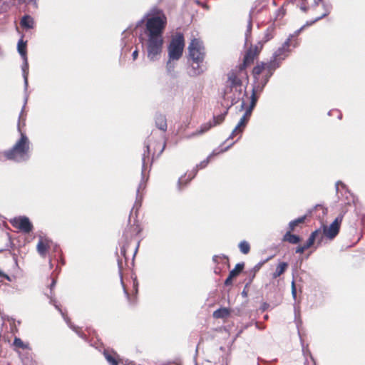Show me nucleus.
<instances>
[{"label":"nucleus","instance_id":"1","mask_svg":"<svg viewBox=\"0 0 365 365\" xmlns=\"http://www.w3.org/2000/svg\"><path fill=\"white\" fill-rule=\"evenodd\" d=\"M146 20L144 34L148 58L151 61H157L162 52L163 31L167 25V17L163 11L158 7L152 8L142 19L138 21L136 27Z\"/></svg>","mask_w":365,"mask_h":365},{"label":"nucleus","instance_id":"2","mask_svg":"<svg viewBox=\"0 0 365 365\" xmlns=\"http://www.w3.org/2000/svg\"><path fill=\"white\" fill-rule=\"evenodd\" d=\"M29 140L26 134L21 133V138L10 149L5 150L4 156L8 160H12L16 156L24 157L27 155L29 150Z\"/></svg>","mask_w":365,"mask_h":365},{"label":"nucleus","instance_id":"3","mask_svg":"<svg viewBox=\"0 0 365 365\" xmlns=\"http://www.w3.org/2000/svg\"><path fill=\"white\" fill-rule=\"evenodd\" d=\"M153 161H142L141 180L136 190V199L133 207V209H139L141 206L143 195V192L146 187V183L149 179L150 172L152 168Z\"/></svg>","mask_w":365,"mask_h":365},{"label":"nucleus","instance_id":"4","mask_svg":"<svg viewBox=\"0 0 365 365\" xmlns=\"http://www.w3.org/2000/svg\"><path fill=\"white\" fill-rule=\"evenodd\" d=\"M205 49L202 41L193 38L188 46V57L191 61L204 62Z\"/></svg>","mask_w":365,"mask_h":365},{"label":"nucleus","instance_id":"5","mask_svg":"<svg viewBox=\"0 0 365 365\" xmlns=\"http://www.w3.org/2000/svg\"><path fill=\"white\" fill-rule=\"evenodd\" d=\"M184 46V36L182 34H178L168 46V58L179 60L182 56Z\"/></svg>","mask_w":365,"mask_h":365},{"label":"nucleus","instance_id":"6","mask_svg":"<svg viewBox=\"0 0 365 365\" xmlns=\"http://www.w3.org/2000/svg\"><path fill=\"white\" fill-rule=\"evenodd\" d=\"M242 86V80L238 77L237 73L231 71L227 73V79L226 81L225 88L223 91V99L226 101V98L232 93L233 88Z\"/></svg>","mask_w":365,"mask_h":365},{"label":"nucleus","instance_id":"7","mask_svg":"<svg viewBox=\"0 0 365 365\" xmlns=\"http://www.w3.org/2000/svg\"><path fill=\"white\" fill-rule=\"evenodd\" d=\"M209 161H200V163L195 165L192 170L186 173L184 175L181 176L178 181V188L180 191L182 190L184 185H186L196 175L197 170L203 169L207 166Z\"/></svg>","mask_w":365,"mask_h":365},{"label":"nucleus","instance_id":"8","mask_svg":"<svg viewBox=\"0 0 365 365\" xmlns=\"http://www.w3.org/2000/svg\"><path fill=\"white\" fill-rule=\"evenodd\" d=\"M10 223L13 227L20 230L24 233H29L33 230V225L29 217L26 216H19L10 220Z\"/></svg>","mask_w":365,"mask_h":365},{"label":"nucleus","instance_id":"9","mask_svg":"<svg viewBox=\"0 0 365 365\" xmlns=\"http://www.w3.org/2000/svg\"><path fill=\"white\" fill-rule=\"evenodd\" d=\"M241 99L242 101L240 106V110H244L246 106L245 101L242 99V86L233 88L232 93L227 96L226 101H230V104L227 105L228 108L238 103Z\"/></svg>","mask_w":365,"mask_h":365},{"label":"nucleus","instance_id":"10","mask_svg":"<svg viewBox=\"0 0 365 365\" xmlns=\"http://www.w3.org/2000/svg\"><path fill=\"white\" fill-rule=\"evenodd\" d=\"M342 218L343 216L339 215L333 221L329 227H324L323 232L326 237L330 240H332L338 235Z\"/></svg>","mask_w":365,"mask_h":365},{"label":"nucleus","instance_id":"11","mask_svg":"<svg viewBox=\"0 0 365 365\" xmlns=\"http://www.w3.org/2000/svg\"><path fill=\"white\" fill-rule=\"evenodd\" d=\"M294 36V34L289 35L288 38L284 42L281 47H279L274 53L272 54V56L276 58L278 61L282 62L284 61L288 56L289 53V46L291 45V39Z\"/></svg>","mask_w":365,"mask_h":365},{"label":"nucleus","instance_id":"12","mask_svg":"<svg viewBox=\"0 0 365 365\" xmlns=\"http://www.w3.org/2000/svg\"><path fill=\"white\" fill-rule=\"evenodd\" d=\"M335 187L337 195L340 193L342 197L344 196V200H341L344 205H350L354 201L353 195L348 191L346 185L342 182L337 181Z\"/></svg>","mask_w":365,"mask_h":365},{"label":"nucleus","instance_id":"13","mask_svg":"<svg viewBox=\"0 0 365 365\" xmlns=\"http://www.w3.org/2000/svg\"><path fill=\"white\" fill-rule=\"evenodd\" d=\"M207 70V66L204 62H198L197 61H192L187 70V74L190 77H196L205 73Z\"/></svg>","mask_w":365,"mask_h":365},{"label":"nucleus","instance_id":"14","mask_svg":"<svg viewBox=\"0 0 365 365\" xmlns=\"http://www.w3.org/2000/svg\"><path fill=\"white\" fill-rule=\"evenodd\" d=\"M50 303L51 304H53L54 305V307H56V309L61 313V314L62 315V317H63L66 323L67 324V325L71 329H73L77 334L79 337H81V339H84V340H87V338H86V334H84L83 333H82L81 331H80L79 330V328L76 327L75 325H73L72 324V322H71V319L65 315V314L63 312V311L61 310V309L58 307V305L56 303V301L53 299H51L50 300Z\"/></svg>","mask_w":365,"mask_h":365},{"label":"nucleus","instance_id":"15","mask_svg":"<svg viewBox=\"0 0 365 365\" xmlns=\"http://www.w3.org/2000/svg\"><path fill=\"white\" fill-rule=\"evenodd\" d=\"M53 242L48 239H43L40 237L36 246L38 253L43 257H46V252L51 249Z\"/></svg>","mask_w":365,"mask_h":365},{"label":"nucleus","instance_id":"16","mask_svg":"<svg viewBox=\"0 0 365 365\" xmlns=\"http://www.w3.org/2000/svg\"><path fill=\"white\" fill-rule=\"evenodd\" d=\"M140 232V229L138 225H133L126 227L123 234V237L125 238L126 244H128V241L130 240L133 237L139 234Z\"/></svg>","mask_w":365,"mask_h":365},{"label":"nucleus","instance_id":"17","mask_svg":"<svg viewBox=\"0 0 365 365\" xmlns=\"http://www.w3.org/2000/svg\"><path fill=\"white\" fill-rule=\"evenodd\" d=\"M103 356L110 365H118V355L114 351L110 349H104Z\"/></svg>","mask_w":365,"mask_h":365},{"label":"nucleus","instance_id":"18","mask_svg":"<svg viewBox=\"0 0 365 365\" xmlns=\"http://www.w3.org/2000/svg\"><path fill=\"white\" fill-rule=\"evenodd\" d=\"M252 112L250 109H245V112L243 115L240 119L238 123L236 125V130H241L243 131L244 128L246 126L250 116Z\"/></svg>","mask_w":365,"mask_h":365},{"label":"nucleus","instance_id":"19","mask_svg":"<svg viewBox=\"0 0 365 365\" xmlns=\"http://www.w3.org/2000/svg\"><path fill=\"white\" fill-rule=\"evenodd\" d=\"M213 124L211 121L207 122L205 123H203L200 125V128L197 130L195 132L191 133L188 135V138H192L197 135H202L205 133V132L208 131L212 127H213Z\"/></svg>","mask_w":365,"mask_h":365},{"label":"nucleus","instance_id":"20","mask_svg":"<svg viewBox=\"0 0 365 365\" xmlns=\"http://www.w3.org/2000/svg\"><path fill=\"white\" fill-rule=\"evenodd\" d=\"M23 64L21 66L22 75L24 78V89L26 91L28 88V75H29V63L26 57H23Z\"/></svg>","mask_w":365,"mask_h":365},{"label":"nucleus","instance_id":"21","mask_svg":"<svg viewBox=\"0 0 365 365\" xmlns=\"http://www.w3.org/2000/svg\"><path fill=\"white\" fill-rule=\"evenodd\" d=\"M322 7L324 10V14L322 16L316 18L314 20L312 21L310 23L307 22L306 25H312V24L318 21L319 20L323 19L324 17L328 16L330 14L332 9V6L330 3H327L325 1L322 2Z\"/></svg>","mask_w":365,"mask_h":365},{"label":"nucleus","instance_id":"22","mask_svg":"<svg viewBox=\"0 0 365 365\" xmlns=\"http://www.w3.org/2000/svg\"><path fill=\"white\" fill-rule=\"evenodd\" d=\"M20 24L24 29H31L34 26V20L31 16L25 15L22 17Z\"/></svg>","mask_w":365,"mask_h":365},{"label":"nucleus","instance_id":"23","mask_svg":"<svg viewBox=\"0 0 365 365\" xmlns=\"http://www.w3.org/2000/svg\"><path fill=\"white\" fill-rule=\"evenodd\" d=\"M155 125L161 130L165 131L167 130V121L165 117L162 114H157L155 115Z\"/></svg>","mask_w":365,"mask_h":365},{"label":"nucleus","instance_id":"24","mask_svg":"<svg viewBox=\"0 0 365 365\" xmlns=\"http://www.w3.org/2000/svg\"><path fill=\"white\" fill-rule=\"evenodd\" d=\"M258 51L257 47L255 48V50H252V48L248 50L244 57V65L247 66L252 63Z\"/></svg>","mask_w":365,"mask_h":365},{"label":"nucleus","instance_id":"25","mask_svg":"<svg viewBox=\"0 0 365 365\" xmlns=\"http://www.w3.org/2000/svg\"><path fill=\"white\" fill-rule=\"evenodd\" d=\"M282 62L278 61L274 56H272L270 60L267 63H264L266 70L274 72V71L280 66Z\"/></svg>","mask_w":365,"mask_h":365},{"label":"nucleus","instance_id":"26","mask_svg":"<svg viewBox=\"0 0 365 365\" xmlns=\"http://www.w3.org/2000/svg\"><path fill=\"white\" fill-rule=\"evenodd\" d=\"M282 240L292 245H296L300 242V237L298 235L292 234L291 231L289 230L283 236Z\"/></svg>","mask_w":365,"mask_h":365},{"label":"nucleus","instance_id":"27","mask_svg":"<svg viewBox=\"0 0 365 365\" xmlns=\"http://www.w3.org/2000/svg\"><path fill=\"white\" fill-rule=\"evenodd\" d=\"M230 314L229 309L222 307L213 312V317L215 319H224L227 317Z\"/></svg>","mask_w":365,"mask_h":365},{"label":"nucleus","instance_id":"28","mask_svg":"<svg viewBox=\"0 0 365 365\" xmlns=\"http://www.w3.org/2000/svg\"><path fill=\"white\" fill-rule=\"evenodd\" d=\"M287 267H288V264L287 262H280L277 265L275 272L272 274V278L276 279L278 277H279L281 274H282L284 272V271L286 270Z\"/></svg>","mask_w":365,"mask_h":365},{"label":"nucleus","instance_id":"29","mask_svg":"<svg viewBox=\"0 0 365 365\" xmlns=\"http://www.w3.org/2000/svg\"><path fill=\"white\" fill-rule=\"evenodd\" d=\"M265 64L264 62H261L260 63H257L256 66L254 67L252 73L254 76V78L255 79H257V78L259 76V75L262 73L263 71H265Z\"/></svg>","mask_w":365,"mask_h":365},{"label":"nucleus","instance_id":"30","mask_svg":"<svg viewBox=\"0 0 365 365\" xmlns=\"http://www.w3.org/2000/svg\"><path fill=\"white\" fill-rule=\"evenodd\" d=\"M320 234V231L319 230H317L314 232H312V234L310 235L309 237L308 238V240H307L306 243L304 245V246L308 249L311 246H312V245L314 244L316 238H317V236Z\"/></svg>","mask_w":365,"mask_h":365},{"label":"nucleus","instance_id":"31","mask_svg":"<svg viewBox=\"0 0 365 365\" xmlns=\"http://www.w3.org/2000/svg\"><path fill=\"white\" fill-rule=\"evenodd\" d=\"M176 60L175 59H170V58H168V61H167V63H166V69H167V72L169 75L172 76H174V71H175V65H176V63L175 62Z\"/></svg>","mask_w":365,"mask_h":365},{"label":"nucleus","instance_id":"32","mask_svg":"<svg viewBox=\"0 0 365 365\" xmlns=\"http://www.w3.org/2000/svg\"><path fill=\"white\" fill-rule=\"evenodd\" d=\"M228 110H229V108L227 107L226 110L223 113L216 115V116L215 115L213 116L212 121H211V122L212 123L214 126L217 125L224 121Z\"/></svg>","mask_w":365,"mask_h":365},{"label":"nucleus","instance_id":"33","mask_svg":"<svg viewBox=\"0 0 365 365\" xmlns=\"http://www.w3.org/2000/svg\"><path fill=\"white\" fill-rule=\"evenodd\" d=\"M306 219V215L302 216L297 219L292 220L289 223V230L293 231L294 228L300 223H303Z\"/></svg>","mask_w":365,"mask_h":365},{"label":"nucleus","instance_id":"34","mask_svg":"<svg viewBox=\"0 0 365 365\" xmlns=\"http://www.w3.org/2000/svg\"><path fill=\"white\" fill-rule=\"evenodd\" d=\"M26 43L23 41L22 39H20L18 42L17 48L18 52L21 55V58L26 57Z\"/></svg>","mask_w":365,"mask_h":365},{"label":"nucleus","instance_id":"35","mask_svg":"<svg viewBox=\"0 0 365 365\" xmlns=\"http://www.w3.org/2000/svg\"><path fill=\"white\" fill-rule=\"evenodd\" d=\"M243 268L244 263H237L235 267L230 272L229 274H230L231 277H235L242 271Z\"/></svg>","mask_w":365,"mask_h":365},{"label":"nucleus","instance_id":"36","mask_svg":"<svg viewBox=\"0 0 365 365\" xmlns=\"http://www.w3.org/2000/svg\"><path fill=\"white\" fill-rule=\"evenodd\" d=\"M257 100H258V96H257L256 93H255V91H252L250 106H249V107L246 108L245 109H250V111L252 112L254 108L256 106Z\"/></svg>","mask_w":365,"mask_h":365},{"label":"nucleus","instance_id":"37","mask_svg":"<svg viewBox=\"0 0 365 365\" xmlns=\"http://www.w3.org/2000/svg\"><path fill=\"white\" fill-rule=\"evenodd\" d=\"M239 248L240 252L243 254H247L250 250V244L245 240L241 241L240 242Z\"/></svg>","mask_w":365,"mask_h":365},{"label":"nucleus","instance_id":"38","mask_svg":"<svg viewBox=\"0 0 365 365\" xmlns=\"http://www.w3.org/2000/svg\"><path fill=\"white\" fill-rule=\"evenodd\" d=\"M252 28V19H251V16H250V18H249V20L247 22V30L245 32V43H248L249 38L251 36Z\"/></svg>","mask_w":365,"mask_h":365},{"label":"nucleus","instance_id":"39","mask_svg":"<svg viewBox=\"0 0 365 365\" xmlns=\"http://www.w3.org/2000/svg\"><path fill=\"white\" fill-rule=\"evenodd\" d=\"M229 146H227V148H223L222 147H219V148H215V150H213V151L207 157L206 160H210L211 158H215L216 157L218 154H220V153H222L224 152L225 150H227V148H228Z\"/></svg>","mask_w":365,"mask_h":365},{"label":"nucleus","instance_id":"40","mask_svg":"<svg viewBox=\"0 0 365 365\" xmlns=\"http://www.w3.org/2000/svg\"><path fill=\"white\" fill-rule=\"evenodd\" d=\"M273 32H274V28L272 27V26H269L267 29L265 33H264V42H267L268 41H269L270 39H272L274 36L273 35Z\"/></svg>","mask_w":365,"mask_h":365},{"label":"nucleus","instance_id":"41","mask_svg":"<svg viewBox=\"0 0 365 365\" xmlns=\"http://www.w3.org/2000/svg\"><path fill=\"white\" fill-rule=\"evenodd\" d=\"M13 344L16 347L21 348L23 349H28L29 347L28 344H24V341L18 337L14 338Z\"/></svg>","mask_w":365,"mask_h":365},{"label":"nucleus","instance_id":"42","mask_svg":"<svg viewBox=\"0 0 365 365\" xmlns=\"http://www.w3.org/2000/svg\"><path fill=\"white\" fill-rule=\"evenodd\" d=\"M242 133V130H236V127H235L234 128V130L232 131V133L230 135L229 138H227V140H229L230 139H233L235 137L238 135V138L237 139V140L238 139L240 138Z\"/></svg>","mask_w":365,"mask_h":365},{"label":"nucleus","instance_id":"43","mask_svg":"<svg viewBox=\"0 0 365 365\" xmlns=\"http://www.w3.org/2000/svg\"><path fill=\"white\" fill-rule=\"evenodd\" d=\"M265 86L266 85H264L262 82H258L256 86H253V88L252 91H255V93H256V94H257V93H260L261 92H262Z\"/></svg>","mask_w":365,"mask_h":365},{"label":"nucleus","instance_id":"44","mask_svg":"<svg viewBox=\"0 0 365 365\" xmlns=\"http://www.w3.org/2000/svg\"><path fill=\"white\" fill-rule=\"evenodd\" d=\"M255 277V271L251 270L249 273V281L245 285L246 287H247L252 283Z\"/></svg>","mask_w":365,"mask_h":365},{"label":"nucleus","instance_id":"45","mask_svg":"<svg viewBox=\"0 0 365 365\" xmlns=\"http://www.w3.org/2000/svg\"><path fill=\"white\" fill-rule=\"evenodd\" d=\"M292 295L293 298L295 299L297 297V289L294 281H292Z\"/></svg>","mask_w":365,"mask_h":365},{"label":"nucleus","instance_id":"46","mask_svg":"<svg viewBox=\"0 0 365 365\" xmlns=\"http://www.w3.org/2000/svg\"><path fill=\"white\" fill-rule=\"evenodd\" d=\"M306 250H307L304 245L299 246L296 249V253H303Z\"/></svg>","mask_w":365,"mask_h":365},{"label":"nucleus","instance_id":"47","mask_svg":"<svg viewBox=\"0 0 365 365\" xmlns=\"http://www.w3.org/2000/svg\"><path fill=\"white\" fill-rule=\"evenodd\" d=\"M233 278H234L233 277H231V275L229 274V276L225 281V285H226V286L230 285L232 284V281Z\"/></svg>","mask_w":365,"mask_h":365},{"label":"nucleus","instance_id":"48","mask_svg":"<svg viewBox=\"0 0 365 365\" xmlns=\"http://www.w3.org/2000/svg\"><path fill=\"white\" fill-rule=\"evenodd\" d=\"M118 265L120 275V281H121L122 284H123V278H122V274H121L122 261L120 260L119 259H118Z\"/></svg>","mask_w":365,"mask_h":365},{"label":"nucleus","instance_id":"49","mask_svg":"<svg viewBox=\"0 0 365 365\" xmlns=\"http://www.w3.org/2000/svg\"><path fill=\"white\" fill-rule=\"evenodd\" d=\"M125 253H126V245H123L120 247V254H121L123 257H125Z\"/></svg>","mask_w":365,"mask_h":365},{"label":"nucleus","instance_id":"50","mask_svg":"<svg viewBox=\"0 0 365 365\" xmlns=\"http://www.w3.org/2000/svg\"><path fill=\"white\" fill-rule=\"evenodd\" d=\"M294 315H295V319L299 316V308L298 307L294 306Z\"/></svg>","mask_w":365,"mask_h":365},{"label":"nucleus","instance_id":"51","mask_svg":"<svg viewBox=\"0 0 365 365\" xmlns=\"http://www.w3.org/2000/svg\"><path fill=\"white\" fill-rule=\"evenodd\" d=\"M265 73H264V76H267L268 78H271V76L273 75L274 72L272 71H269V70H265L264 71Z\"/></svg>","mask_w":365,"mask_h":365},{"label":"nucleus","instance_id":"52","mask_svg":"<svg viewBox=\"0 0 365 365\" xmlns=\"http://www.w3.org/2000/svg\"><path fill=\"white\" fill-rule=\"evenodd\" d=\"M138 56V51L137 49H135L133 53H132V57H133V60H135Z\"/></svg>","mask_w":365,"mask_h":365},{"label":"nucleus","instance_id":"53","mask_svg":"<svg viewBox=\"0 0 365 365\" xmlns=\"http://www.w3.org/2000/svg\"><path fill=\"white\" fill-rule=\"evenodd\" d=\"M138 282L135 279L133 282V288H134L135 293L138 292Z\"/></svg>","mask_w":365,"mask_h":365},{"label":"nucleus","instance_id":"54","mask_svg":"<svg viewBox=\"0 0 365 365\" xmlns=\"http://www.w3.org/2000/svg\"><path fill=\"white\" fill-rule=\"evenodd\" d=\"M56 283V279H52V282H51V284H50V289H51V290H52V289H53V288L55 287Z\"/></svg>","mask_w":365,"mask_h":365},{"label":"nucleus","instance_id":"55","mask_svg":"<svg viewBox=\"0 0 365 365\" xmlns=\"http://www.w3.org/2000/svg\"><path fill=\"white\" fill-rule=\"evenodd\" d=\"M262 78L264 79V82H262L264 85H267L268 83L269 78H268L267 76H263Z\"/></svg>","mask_w":365,"mask_h":365},{"label":"nucleus","instance_id":"56","mask_svg":"<svg viewBox=\"0 0 365 365\" xmlns=\"http://www.w3.org/2000/svg\"><path fill=\"white\" fill-rule=\"evenodd\" d=\"M247 287H245L244 289L242 290V295L244 297H247V292L246 290Z\"/></svg>","mask_w":365,"mask_h":365},{"label":"nucleus","instance_id":"57","mask_svg":"<svg viewBox=\"0 0 365 365\" xmlns=\"http://www.w3.org/2000/svg\"><path fill=\"white\" fill-rule=\"evenodd\" d=\"M59 249L60 248H59L58 245L55 244L53 245V250L54 252H58Z\"/></svg>","mask_w":365,"mask_h":365},{"label":"nucleus","instance_id":"58","mask_svg":"<svg viewBox=\"0 0 365 365\" xmlns=\"http://www.w3.org/2000/svg\"><path fill=\"white\" fill-rule=\"evenodd\" d=\"M322 2H324L323 0H314V6L319 5V3L322 4Z\"/></svg>","mask_w":365,"mask_h":365},{"label":"nucleus","instance_id":"59","mask_svg":"<svg viewBox=\"0 0 365 365\" xmlns=\"http://www.w3.org/2000/svg\"><path fill=\"white\" fill-rule=\"evenodd\" d=\"M1 277H4L5 279H7V280H9V281H11V278H10V277H9V275H7V274H4V272H3V276H1Z\"/></svg>","mask_w":365,"mask_h":365},{"label":"nucleus","instance_id":"60","mask_svg":"<svg viewBox=\"0 0 365 365\" xmlns=\"http://www.w3.org/2000/svg\"><path fill=\"white\" fill-rule=\"evenodd\" d=\"M259 267H260V264L256 265L252 270L256 272L259 269Z\"/></svg>","mask_w":365,"mask_h":365},{"label":"nucleus","instance_id":"61","mask_svg":"<svg viewBox=\"0 0 365 365\" xmlns=\"http://www.w3.org/2000/svg\"><path fill=\"white\" fill-rule=\"evenodd\" d=\"M145 147L147 148L148 152L150 153V145L146 144Z\"/></svg>","mask_w":365,"mask_h":365},{"label":"nucleus","instance_id":"62","mask_svg":"<svg viewBox=\"0 0 365 365\" xmlns=\"http://www.w3.org/2000/svg\"><path fill=\"white\" fill-rule=\"evenodd\" d=\"M258 82H264V79L262 77L261 79H259V76L257 78V79H255Z\"/></svg>","mask_w":365,"mask_h":365},{"label":"nucleus","instance_id":"63","mask_svg":"<svg viewBox=\"0 0 365 365\" xmlns=\"http://www.w3.org/2000/svg\"><path fill=\"white\" fill-rule=\"evenodd\" d=\"M123 289H124V292H125V295H126L127 298L130 300V296H129V294H128V292L126 291V289H125V287H123Z\"/></svg>","mask_w":365,"mask_h":365},{"label":"nucleus","instance_id":"64","mask_svg":"<svg viewBox=\"0 0 365 365\" xmlns=\"http://www.w3.org/2000/svg\"><path fill=\"white\" fill-rule=\"evenodd\" d=\"M267 306L268 304L264 303L262 307V310L264 311L267 309Z\"/></svg>","mask_w":365,"mask_h":365}]
</instances>
